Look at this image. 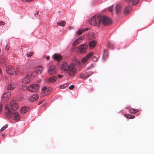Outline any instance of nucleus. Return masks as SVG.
Wrapping results in <instances>:
<instances>
[{"instance_id":"nucleus-1","label":"nucleus","mask_w":154,"mask_h":154,"mask_svg":"<svg viewBox=\"0 0 154 154\" xmlns=\"http://www.w3.org/2000/svg\"><path fill=\"white\" fill-rule=\"evenodd\" d=\"M10 106L8 105H5V114L8 119L12 117L16 121H19L20 119V116L19 114L15 111H12L10 109Z\"/></svg>"},{"instance_id":"nucleus-2","label":"nucleus","mask_w":154,"mask_h":154,"mask_svg":"<svg viewBox=\"0 0 154 154\" xmlns=\"http://www.w3.org/2000/svg\"><path fill=\"white\" fill-rule=\"evenodd\" d=\"M101 16L100 15L96 14L89 20V22L92 25L99 26L101 24Z\"/></svg>"},{"instance_id":"nucleus-3","label":"nucleus","mask_w":154,"mask_h":154,"mask_svg":"<svg viewBox=\"0 0 154 154\" xmlns=\"http://www.w3.org/2000/svg\"><path fill=\"white\" fill-rule=\"evenodd\" d=\"M67 71L68 75L70 76H73L76 74V68L74 63L69 64V69Z\"/></svg>"},{"instance_id":"nucleus-4","label":"nucleus","mask_w":154,"mask_h":154,"mask_svg":"<svg viewBox=\"0 0 154 154\" xmlns=\"http://www.w3.org/2000/svg\"><path fill=\"white\" fill-rule=\"evenodd\" d=\"M101 23L107 25L111 24L112 21L109 17L105 16H101Z\"/></svg>"},{"instance_id":"nucleus-5","label":"nucleus","mask_w":154,"mask_h":154,"mask_svg":"<svg viewBox=\"0 0 154 154\" xmlns=\"http://www.w3.org/2000/svg\"><path fill=\"white\" fill-rule=\"evenodd\" d=\"M39 88V85L34 84L31 85L27 88V89L29 91L32 92H36L38 91Z\"/></svg>"},{"instance_id":"nucleus-6","label":"nucleus","mask_w":154,"mask_h":154,"mask_svg":"<svg viewBox=\"0 0 154 154\" xmlns=\"http://www.w3.org/2000/svg\"><path fill=\"white\" fill-rule=\"evenodd\" d=\"M10 106V109L11 110V109L13 111H15L18 108V106L17 103H16V101L12 100L11 101L10 103V105L7 104Z\"/></svg>"},{"instance_id":"nucleus-7","label":"nucleus","mask_w":154,"mask_h":154,"mask_svg":"<svg viewBox=\"0 0 154 154\" xmlns=\"http://www.w3.org/2000/svg\"><path fill=\"white\" fill-rule=\"evenodd\" d=\"M30 76L35 77V75H33L32 73L29 74L22 80L23 83L25 84H28L30 82Z\"/></svg>"},{"instance_id":"nucleus-8","label":"nucleus","mask_w":154,"mask_h":154,"mask_svg":"<svg viewBox=\"0 0 154 154\" xmlns=\"http://www.w3.org/2000/svg\"><path fill=\"white\" fill-rule=\"evenodd\" d=\"M93 52H91L88 54L86 56L84 57L82 60V63H87L89 59L94 54Z\"/></svg>"},{"instance_id":"nucleus-9","label":"nucleus","mask_w":154,"mask_h":154,"mask_svg":"<svg viewBox=\"0 0 154 154\" xmlns=\"http://www.w3.org/2000/svg\"><path fill=\"white\" fill-rule=\"evenodd\" d=\"M6 69L7 72L10 75H13L16 74L15 69L11 66H7Z\"/></svg>"},{"instance_id":"nucleus-10","label":"nucleus","mask_w":154,"mask_h":154,"mask_svg":"<svg viewBox=\"0 0 154 154\" xmlns=\"http://www.w3.org/2000/svg\"><path fill=\"white\" fill-rule=\"evenodd\" d=\"M92 74V72L89 71L81 74L80 76V77L81 78L86 79L91 75Z\"/></svg>"},{"instance_id":"nucleus-11","label":"nucleus","mask_w":154,"mask_h":154,"mask_svg":"<svg viewBox=\"0 0 154 154\" xmlns=\"http://www.w3.org/2000/svg\"><path fill=\"white\" fill-rule=\"evenodd\" d=\"M69 65L66 62L63 63L61 66V70L64 71H67L69 67Z\"/></svg>"},{"instance_id":"nucleus-12","label":"nucleus","mask_w":154,"mask_h":154,"mask_svg":"<svg viewBox=\"0 0 154 154\" xmlns=\"http://www.w3.org/2000/svg\"><path fill=\"white\" fill-rule=\"evenodd\" d=\"M42 90L41 95L43 96H46L50 93L49 89L46 87H43Z\"/></svg>"},{"instance_id":"nucleus-13","label":"nucleus","mask_w":154,"mask_h":154,"mask_svg":"<svg viewBox=\"0 0 154 154\" xmlns=\"http://www.w3.org/2000/svg\"><path fill=\"white\" fill-rule=\"evenodd\" d=\"M56 72V67L55 66H51L48 69V73L50 75H53Z\"/></svg>"},{"instance_id":"nucleus-14","label":"nucleus","mask_w":154,"mask_h":154,"mask_svg":"<svg viewBox=\"0 0 154 154\" xmlns=\"http://www.w3.org/2000/svg\"><path fill=\"white\" fill-rule=\"evenodd\" d=\"M88 45L86 44H82L79 47V49L81 52H85L87 50Z\"/></svg>"},{"instance_id":"nucleus-15","label":"nucleus","mask_w":154,"mask_h":154,"mask_svg":"<svg viewBox=\"0 0 154 154\" xmlns=\"http://www.w3.org/2000/svg\"><path fill=\"white\" fill-rule=\"evenodd\" d=\"M43 68L42 66H39L36 68L35 70V71L34 72L32 73L33 75H35L39 73V72H40V73H41L43 71Z\"/></svg>"},{"instance_id":"nucleus-16","label":"nucleus","mask_w":154,"mask_h":154,"mask_svg":"<svg viewBox=\"0 0 154 154\" xmlns=\"http://www.w3.org/2000/svg\"><path fill=\"white\" fill-rule=\"evenodd\" d=\"M62 57L58 54H54L52 56L53 59L59 61L62 59Z\"/></svg>"},{"instance_id":"nucleus-17","label":"nucleus","mask_w":154,"mask_h":154,"mask_svg":"<svg viewBox=\"0 0 154 154\" xmlns=\"http://www.w3.org/2000/svg\"><path fill=\"white\" fill-rule=\"evenodd\" d=\"M131 11V8L130 6H128L126 7L124 11V14L125 15H127Z\"/></svg>"},{"instance_id":"nucleus-18","label":"nucleus","mask_w":154,"mask_h":154,"mask_svg":"<svg viewBox=\"0 0 154 154\" xmlns=\"http://www.w3.org/2000/svg\"><path fill=\"white\" fill-rule=\"evenodd\" d=\"M11 96V93L9 92H8L5 93L2 96L1 99L2 100V101H4L5 100L4 98H9Z\"/></svg>"},{"instance_id":"nucleus-19","label":"nucleus","mask_w":154,"mask_h":154,"mask_svg":"<svg viewBox=\"0 0 154 154\" xmlns=\"http://www.w3.org/2000/svg\"><path fill=\"white\" fill-rule=\"evenodd\" d=\"M57 79V77L55 76H52L47 79L46 81L49 83L55 82Z\"/></svg>"},{"instance_id":"nucleus-20","label":"nucleus","mask_w":154,"mask_h":154,"mask_svg":"<svg viewBox=\"0 0 154 154\" xmlns=\"http://www.w3.org/2000/svg\"><path fill=\"white\" fill-rule=\"evenodd\" d=\"M84 39L83 36L80 37L78 39H76L73 43V45H75L77 44H79L82 42V41Z\"/></svg>"},{"instance_id":"nucleus-21","label":"nucleus","mask_w":154,"mask_h":154,"mask_svg":"<svg viewBox=\"0 0 154 154\" xmlns=\"http://www.w3.org/2000/svg\"><path fill=\"white\" fill-rule=\"evenodd\" d=\"M116 12L118 14L121 11V5L120 4H117L115 7Z\"/></svg>"},{"instance_id":"nucleus-22","label":"nucleus","mask_w":154,"mask_h":154,"mask_svg":"<svg viewBox=\"0 0 154 154\" xmlns=\"http://www.w3.org/2000/svg\"><path fill=\"white\" fill-rule=\"evenodd\" d=\"M38 98V96L37 94L33 95L30 98L31 101H34L37 100Z\"/></svg>"},{"instance_id":"nucleus-23","label":"nucleus","mask_w":154,"mask_h":154,"mask_svg":"<svg viewBox=\"0 0 154 154\" xmlns=\"http://www.w3.org/2000/svg\"><path fill=\"white\" fill-rule=\"evenodd\" d=\"M97 43V42L94 41H92L89 43V45L91 48H93L95 47Z\"/></svg>"},{"instance_id":"nucleus-24","label":"nucleus","mask_w":154,"mask_h":154,"mask_svg":"<svg viewBox=\"0 0 154 154\" xmlns=\"http://www.w3.org/2000/svg\"><path fill=\"white\" fill-rule=\"evenodd\" d=\"M15 85L14 83H11L8 86V90H12L15 87Z\"/></svg>"},{"instance_id":"nucleus-25","label":"nucleus","mask_w":154,"mask_h":154,"mask_svg":"<svg viewBox=\"0 0 154 154\" xmlns=\"http://www.w3.org/2000/svg\"><path fill=\"white\" fill-rule=\"evenodd\" d=\"M88 30V28L79 29L77 32V34L79 35H81L84 31H86Z\"/></svg>"},{"instance_id":"nucleus-26","label":"nucleus","mask_w":154,"mask_h":154,"mask_svg":"<svg viewBox=\"0 0 154 154\" xmlns=\"http://www.w3.org/2000/svg\"><path fill=\"white\" fill-rule=\"evenodd\" d=\"M29 108L27 107H23L21 110V112L22 113H25L28 111Z\"/></svg>"},{"instance_id":"nucleus-27","label":"nucleus","mask_w":154,"mask_h":154,"mask_svg":"<svg viewBox=\"0 0 154 154\" xmlns=\"http://www.w3.org/2000/svg\"><path fill=\"white\" fill-rule=\"evenodd\" d=\"M72 61L74 63V64H75L76 65H80L81 64V62L77 60L75 58H73L72 59Z\"/></svg>"},{"instance_id":"nucleus-28","label":"nucleus","mask_w":154,"mask_h":154,"mask_svg":"<svg viewBox=\"0 0 154 154\" xmlns=\"http://www.w3.org/2000/svg\"><path fill=\"white\" fill-rule=\"evenodd\" d=\"M126 2H132L133 5H136L138 2V0H125Z\"/></svg>"},{"instance_id":"nucleus-29","label":"nucleus","mask_w":154,"mask_h":154,"mask_svg":"<svg viewBox=\"0 0 154 154\" xmlns=\"http://www.w3.org/2000/svg\"><path fill=\"white\" fill-rule=\"evenodd\" d=\"M57 24H58L61 26H65L66 24V22L65 21H61L60 22L57 23Z\"/></svg>"},{"instance_id":"nucleus-30","label":"nucleus","mask_w":154,"mask_h":154,"mask_svg":"<svg viewBox=\"0 0 154 154\" xmlns=\"http://www.w3.org/2000/svg\"><path fill=\"white\" fill-rule=\"evenodd\" d=\"M129 112L131 113L134 114L138 112L139 111L137 109H130Z\"/></svg>"},{"instance_id":"nucleus-31","label":"nucleus","mask_w":154,"mask_h":154,"mask_svg":"<svg viewBox=\"0 0 154 154\" xmlns=\"http://www.w3.org/2000/svg\"><path fill=\"white\" fill-rule=\"evenodd\" d=\"M108 47L110 48H113L114 46V44L112 42H108Z\"/></svg>"},{"instance_id":"nucleus-32","label":"nucleus","mask_w":154,"mask_h":154,"mask_svg":"<svg viewBox=\"0 0 154 154\" xmlns=\"http://www.w3.org/2000/svg\"><path fill=\"white\" fill-rule=\"evenodd\" d=\"M125 116L127 118H128L130 119H132L135 118V116H134L130 115H128L127 114H125Z\"/></svg>"},{"instance_id":"nucleus-33","label":"nucleus","mask_w":154,"mask_h":154,"mask_svg":"<svg viewBox=\"0 0 154 154\" xmlns=\"http://www.w3.org/2000/svg\"><path fill=\"white\" fill-rule=\"evenodd\" d=\"M69 85L68 83L64 84L63 85H61L59 87L60 88H64L65 87H66L68 86Z\"/></svg>"},{"instance_id":"nucleus-34","label":"nucleus","mask_w":154,"mask_h":154,"mask_svg":"<svg viewBox=\"0 0 154 154\" xmlns=\"http://www.w3.org/2000/svg\"><path fill=\"white\" fill-rule=\"evenodd\" d=\"M113 6H112L110 7H109L108 8V10L111 12L112 13H113Z\"/></svg>"},{"instance_id":"nucleus-35","label":"nucleus","mask_w":154,"mask_h":154,"mask_svg":"<svg viewBox=\"0 0 154 154\" xmlns=\"http://www.w3.org/2000/svg\"><path fill=\"white\" fill-rule=\"evenodd\" d=\"M7 127V126L6 125H5L3 127L0 129V131L1 132H2L3 131H4L6 128Z\"/></svg>"},{"instance_id":"nucleus-36","label":"nucleus","mask_w":154,"mask_h":154,"mask_svg":"<svg viewBox=\"0 0 154 154\" xmlns=\"http://www.w3.org/2000/svg\"><path fill=\"white\" fill-rule=\"evenodd\" d=\"M92 60L94 62H96L97 61L98 59L95 57H93L92 58Z\"/></svg>"},{"instance_id":"nucleus-37","label":"nucleus","mask_w":154,"mask_h":154,"mask_svg":"<svg viewBox=\"0 0 154 154\" xmlns=\"http://www.w3.org/2000/svg\"><path fill=\"white\" fill-rule=\"evenodd\" d=\"M33 52H31L29 54H27V56L28 57H30L31 56H32L33 55Z\"/></svg>"},{"instance_id":"nucleus-38","label":"nucleus","mask_w":154,"mask_h":154,"mask_svg":"<svg viewBox=\"0 0 154 154\" xmlns=\"http://www.w3.org/2000/svg\"><path fill=\"white\" fill-rule=\"evenodd\" d=\"M22 88L23 90H25L27 88V87L25 85H23Z\"/></svg>"},{"instance_id":"nucleus-39","label":"nucleus","mask_w":154,"mask_h":154,"mask_svg":"<svg viewBox=\"0 0 154 154\" xmlns=\"http://www.w3.org/2000/svg\"><path fill=\"white\" fill-rule=\"evenodd\" d=\"M74 87V86L73 85H72L69 87V88L70 90H72Z\"/></svg>"},{"instance_id":"nucleus-40","label":"nucleus","mask_w":154,"mask_h":154,"mask_svg":"<svg viewBox=\"0 0 154 154\" xmlns=\"http://www.w3.org/2000/svg\"><path fill=\"white\" fill-rule=\"evenodd\" d=\"M5 24V23L2 21H0V26L4 25Z\"/></svg>"},{"instance_id":"nucleus-41","label":"nucleus","mask_w":154,"mask_h":154,"mask_svg":"<svg viewBox=\"0 0 154 154\" xmlns=\"http://www.w3.org/2000/svg\"><path fill=\"white\" fill-rule=\"evenodd\" d=\"M3 108V106L1 104L0 105V112H1L2 109Z\"/></svg>"},{"instance_id":"nucleus-42","label":"nucleus","mask_w":154,"mask_h":154,"mask_svg":"<svg viewBox=\"0 0 154 154\" xmlns=\"http://www.w3.org/2000/svg\"><path fill=\"white\" fill-rule=\"evenodd\" d=\"M44 101H45V100H42L41 101H40L39 103H38V105H39L41 104V103H43V102H44Z\"/></svg>"},{"instance_id":"nucleus-43","label":"nucleus","mask_w":154,"mask_h":154,"mask_svg":"<svg viewBox=\"0 0 154 154\" xmlns=\"http://www.w3.org/2000/svg\"><path fill=\"white\" fill-rule=\"evenodd\" d=\"M106 52V50L105 49L104 50V52L103 54V57H105V53Z\"/></svg>"},{"instance_id":"nucleus-44","label":"nucleus","mask_w":154,"mask_h":154,"mask_svg":"<svg viewBox=\"0 0 154 154\" xmlns=\"http://www.w3.org/2000/svg\"><path fill=\"white\" fill-rule=\"evenodd\" d=\"M9 49V47L8 45H6L5 46V49L7 50H8Z\"/></svg>"},{"instance_id":"nucleus-45","label":"nucleus","mask_w":154,"mask_h":154,"mask_svg":"<svg viewBox=\"0 0 154 154\" xmlns=\"http://www.w3.org/2000/svg\"><path fill=\"white\" fill-rule=\"evenodd\" d=\"M2 60L3 64L4 65H5V60L4 59H2Z\"/></svg>"},{"instance_id":"nucleus-46","label":"nucleus","mask_w":154,"mask_h":154,"mask_svg":"<svg viewBox=\"0 0 154 154\" xmlns=\"http://www.w3.org/2000/svg\"><path fill=\"white\" fill-rule=\"evenodd\" d=\"M58 77L59 78H61L63 77V76L60 75H58Z\"/></svg>"},{"instance_id":"nucleus-47","label":"nucleus","mask_w":154,"mask_h":154,"mask_svg":"<svg viewBox=\"0 0 154 154\" xmlns=\"http://www.w3.org/2000/svg\"><path fill=\"white\" fill-rule=\"evenodd\" d=\"M39 13V12L38 11H37L36 12V13L35 14V16H36V15H38Z\"/></svg>"},{"instance_id":"nucleus-48","label":"nucleus","mask_w":154,"mask_h":154,"mask_svg":"<svg viewBox=\"0 0 154 154\" xmlns=\"http://www.w3.org/2000/svg\"><path fill=\"white\" fill-rule=\"evenodd\" d=\"M46 58L48 60L49 59L50 57L49 56H47L46 57Z\"/></svg>"},{"instance_id":"nucleus-49","label":"nucleus","mask_w":154,"mask_h":154,"mask_svg":"<svg viewBox=\"0 0 154 154\" xmlns=\"http://www.w3.org/2000/svg\"><path fill=\"white\" fill-rule=\"evenodd\" d=\"M20 73L21 74H23V72H20Z\"/></svg>"}]
</instances>
